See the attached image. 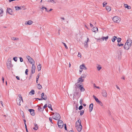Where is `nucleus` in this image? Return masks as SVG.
<instances>
[{
  "instance_id": "40",
  "label": "nucleus",
  "mask_w": 132,
  "mask_h": 132,
  "mask_svg": "<svg viewBox=\"0 0 132 132\" xmlns=\"http://www.w3.org/2000/svg\"><path fill=\"white\" fill-rule=\"evenodd\" d=\"M93 84V85L94 86V87H96V88H98V89H100V88L99 87H98V86H96L95 85V83H94Z\"/></svg>"
},
{
  "instance_id": "64",
  "label": "nucleus",
  "mask_w": 132,
  "mask_h": 132,
  "mask_svg": "<svg viewBox=\"0 0 132 132\" xmlns=\"http://www.w3.org/2000/svg\"><path fill=\"white\" fill-rule=\"evenodd\" d=\"M31 75L29 76V79H30L31 78Z\"/></svg>"
},
{
  "instance_id": "11",
  "label": "nucleus",
  "mask_w": 132,
  "mask_h": 132,
  "mask_svg": "<svg viewBox=\"0 0 132 132\" xmlns=\"http://www.w3.org/2000/svg\"><path fill=\"white\" fill-rule=\"evenodd\" d=\"M80 68L81 70L83 69L86 70L87 69L86 67L85 66V65L84 64H82L80 66Z\"/></svg>"
},
{
  "instance_id": "35",
  "label": "nucleus",
  "mask_w": 132,
  "mask_h": 132,
  "mask_svg": "<svg viewBox=\"0 0 132 132\" xmlns=\"http://www.w3.org/2000/svg\"><path fill=\"white\" fill-rule=\"evenodd\" d=\"M84 112V110H81L80 111V116H82L83 115Z\"/></svg>"
},
{
  "instance_id": "63",
  "label": "nucleus",
  "mask_w": 132,
  "mask_h": 132,
  "mask_svg": "<svg viewBox=\"0 0 132 132\" xmlns=\"http://www.w3.org/2000/svg\"><path fill=\"white\" fill-rule=\"evenodd\" d=\"M82 71V70H79V72H80V74L81 73Z\"/></svg>"
},
{
  "instance_id": "39",
  "label": "nucleus",
  "mask_w": 132,
  "mask_h": 132,
  "mask_svg": "<svg viewBox=\"0 0 132 132\" xmlns=\"http://www.w3.org/2000/svg\"><path fill=\"white\" fill-rule=\"evenodd\" d=\"M107 4V3L105 2H103V7H105V6H106V5Z\"/></svg>"
},
{
  "instance_id": "34",
  "label": "nucleus",
  "mask_w": 132,
  "mask_h": 132,
  "mask_svg": "<svg viewBox=\"0 0 132 132\" xmlns=\"http://www.w3.org/2000/svg\"><path fill=\"white\" fill-rule=\"evenodd\" d=\"M37 88L39 89H40L42 88V86L40 85L39 84H38V86H37Z\"/></svg>"
},
{
  "instance_id": "54",
  "label": "nucleus",
  "mask_w": 132,
  "mask_h": 132,
  "mask_svg": "<svg viewBox=\"0 0 132 132\" xmlns=\"http://www.w3.org/2000/svg\"><path fill=\"white\" fill-rule=\"evenodd\" d=\"M64 128L66 130H67V128L66 127V124H64Z\"/></svg>"
},
{
  "instance_id": "36",
  "label": "nucleus",
  "mask_w": 132,
  "mask_h": 132,
  "mask_svg": "<svg viewBox=\"0 0 132 132\" xmlns=\"http://www.w3.org/2000/svg\"><path fill=\"white\" fill-rule=\"evenodd\" d=\"M123 44H119V43H118L117 44V46H123Z\"/></svg>"
},
{
  "instance_id": "26",
  "label": "nucleus",
  "mask_w": 132,
  "mask_h": 132,
  "mask_svg": "<svg viewBox=\"0 0 132 132\" xmlns=\"http://www.w3.org/2000/svg\"><path fill=\"white\" fill-rule=\"evenodd\" d=\"M106 9L108 11H110L111 10V7L109 6H107L106 7Z\"/></svg>"
},
{
  "instance_id": "8",
  "label": "nucleus",
  "mask_w": 132,
  "mask_h": 132,
  "mask_svg": "<svg viewBox=\"0 0 132 132\" xmlns=\"http://www.w3.org/2000/svg\"><path fill=\"white\" fill-rule=\"evenodd\" d=\"M75 85L77 87L79 86V88L80 89L81 91L83 92L85 91V89L81 85H80V84H77V83H76Z\"/></svg>"
},
{
  "instance_id": "46",
  "label": "nucleus",
  "mask_w": 132,
  "mask_h": 132,
  "mask_svg": "<svg viewBox=\"0 0 132 132\" xmlns=\"http://www.w3.org/2000/svg\"><path fill=\"white\" fill-rule=\"evenodd\" d=\"M13 59L15 62H16L17 61V58L16 57H14Z\"/></svg>"
},
{
  "instance_id": "43",
  "label": "nucleus",
  "mask_w": 132,
  "mask_h": 132,
  "mask_svg": "<svg viewBox=\"0 0 132 132\" xmlns=\"http://www.w3.org/2000/svg\"><path fill=\"white\" fill-rule=\"evenodd\" d=\"M83 108V106L82 105H80L79 108V110H80L81 109Z\"/></svg>"
},
{
  "instance_id": "23",
  "label": "nucleus",
  "mask_w": 132,
  "mask_h": 132,
  "mask_svg": "<svg viewBox=\"0 0 132 132\" xmlns=\"http://www.w3.org/2000/svg\"><path fill=\"white\" fill-rule=\"evenodd\" d=\"M34 126H35V127L33 128V129L35 130H37L38 129V125L36 124H34Z\"/></svg>"
},
{
  "instance_id": "25",
  "label": "nucleus",
  "mask_w": 132,
  "mask_h": 132,
  "mask_svg": "<svg viewBox=\"0 0 132 132\" xmlns=\"http://www.w3.org/2000/svg\"><path fill=\"white\" fill-rule=\"evenodd\" d=\"M3 12L4 11L2 9H0V16H3Z\"/></svg>"
},
{
  "instance_id": "27",
  "label": "nucleus",
  "mask_w": 132,
  "mask_h": 132,
  "mask_svg": "<svg viewBox=\"0 0 132 132\" xmlns=\"http://www.w3.org/2000/svg\"><path fill=\"white\" fill-rule=\"evenodd\" d=\"M41 64H39L37 67V68L38 71H40L41 69Z\"/></svg>"
},
{
  "instance_id": "32",
  "label": "nucleus",
  "mask_w": 132,
  "mask_h": 132,
  "mask_svg": "<svg viewBox=\"0 0 132 132\" xmlns=\"http://www.w3.org/2000/svg\"><path fill=\"white\" fill-rule=\"evenodd\" d=\"M97 70L98 71H99L102 68L101 66L98 65V66L97 67Z\"/></svg>"
},
{
  "instance_id": "18",
  "label": "nucleus",
  "mask_w": 132,
  "mask_h": 132,
  "mask_svg": "<svg viewBox=\"0 0 132 132\" xmlns=\"http://www.w3.org/2000/svg\"><path fill=\"white\" fill-rule=\"evenodd\" d=\"M21 102V100L20 98H17L16 99V103L17 104L19 105H21L20 102Z\"/></svg>"
},
{
  "instance_id": "22",
  "label": "nucleus",
  "mask_w": 132,
  "mask_h": 132,
  "mask_svg": "<svg viewBox=\"0 0 132 132\" xmlns=\"http://www.w3.org/2000/svg\"><path fill=\"white\" fill-rule=\"evenodd\" d=\"M98 29L97 27H94L92 29V31L94 32H96V31H98Z\"/></svg>"
},
{
  "instance_id": "24",
  "label": "nucleus",
  "mask_w": 132,
  "mask_h": 132,
  "mask_svg": "<svg viewBox=\"0 0 132 132\" xmlns=\"http://www.w3.org/2000/svg\"><path fill=\"white\" fill-rule=\"evenodd\" d=\"M124 6L126 8H127L128 9H131L130 6H128L127 4H124Z\"/></svg>"
},
{
  "instance_id": "51",
  "label": "nucleus",
  "mask_w": 132,
  "mask_h": 132,
  "mask_svg": "<svg viewBox=\"0 0 132 132\" xmlns=\"http://www.w3.org/2000/svg\"><path fill=\"white\" fill-rule=\"evenodd\" d=\"M48 107L50 109L52 107L51 105V104H49L48 106Z\"/></svg>"
},
{
  "instance_id": "50",
  "label": "nucleus",
  "mask_w": 132,
  "mask_h": 132,
  "mask_svg": "<svg viewBox=\"0 0 132 132\" xmlns=\"http://www.w3.org/2000/svg\"><path fill=\"white\" fill-rule=\"evenodd\" d=\"M80 77H81L82 78H84L86 77V75H83V76H81Z\"/></svg>"
},
{
  "instance_id": "14",
  "label": "nucleus",
  "mask_w": 132,
  "mask_h": 132,
  "mask_svg": "<svg viewBox=\"0 0 132 132\" xmlns=\"http://www.w3.org/2000/svg\"><path fill=\"white\" fill-rule=\"evenodd\" d=\"M29 111L30 112V114L32 116H34L35 115V113H34V110L33 109H29Z\"/></svg>"
},
{
  "instance_id": "58",
  "label": "nucleus",
  "mask_w": 132,
  "mask_h": 132,
  "mask_svg": "<svg viewBox=\"0 0 132 132\" xmlns=\"http://www.w3.org/2000/svg\"><path fill=\"white\" fill-rule=\"evenodd\" d=\"M16 77V78L18 80H20L18 76H17Z\"/></svg>"
},
{
  "instance_id": "30",
  "label": "nucleus",
  "mask_w": 132,
  "mask_h": 132,
  "mask_svg": "<svg viewBox=\"0 0 132 132\" xmlns=\"http://www.w3.org/2000/svg\"><path fill=\"white\" fill-rule=\"evenodd\" d=\"M108 37H109L108 36H107L106 37H103L102 38H101V39H102L103 40H104V39H105L106 41L108 39Z\"/></svg>"
},
{
  "instance_id": "16",
  "label": "nucleus",
  "mask_w": 132,
  "mask_h": 132,
  "mask_svg": "<svg viewBox=\"0 0 132 132\" xmlns=\"http://www.w3.org/2000/svg\"><path fill=\"white\" fill-rule=\"evenodd\" d=\"M98 104H99L100 105L102 106L103 105L102 103L100 101H99L98 98H96L95 100Z\"/></svg>"
},
{
  "instance_id": "33",
  "label": "nucleus",
  "mask_w": 132,
  "mask_h": 132,
  "mask_svg": "<svg viewBox=\"0 0 132 132\" xmlns=\"http://www.w3.org/2000/svg\"><path fill=\"white\" fill-rule=\"evenodd\" d=\"M38 109V110L40 111H42L43 110V108L40 106H39Z\"/></svg>"
},
{
  "instance_id": "56",
  "label": "nucleus",
  "mask_w": 132,
  "mask_h": 132,
  "mask_svg": "<svg viewBox=\"0 0 132 132\" xmlns=\"http://www.w3.org/2000/svg\"><path fill=\"white\" fill-rule=\"evenodd\" d=\"M116 87L117 88V89H119V90H120V88L118 86L116 85Z\"/></svg>"
},
{
  "instance_id": "9",
  "label": "nucleus",
  "mask_w": 132,
  "mask_h": 132,
  "mask_svg": "<svg viewBox=\"0 0 132 132\" xmlns=\"http://www.w3.org/2000/svg\"><path fill=\"white\" fill-rule=\"evenodd\" d=\"M102 96L105 97H106L107 95L106 91L104 89H103L102 91Z\"/></svg>"
},
{
  "instance_id": "5",
  "label": "nucleus",
  "mask_w": 132,
  "mask_h": 132,
  "mask_svg": "<svg viewBox=\"0 0 132 132\" xmlns=\"http://www.w3.org/2000/svg\"><path fill=\"white\" fill-rule=\"evenodd\" d=\"M120 18L117 16H115L113 18V21L114 22L117 23H119V22L120 21Z\"/></svg>"
},
{
  "instance_id": "41",
  "label": "nucleus",
  "mask_w": 132,
  "mask_h": 132,
  "mask_svg": "<svg viewBox=\"0 0 132 132\" xmlns=\"http://www.w3.org/2000/svg\"><path fill=\"white\" fill-rule=\"evenodd\" d=\"M43 8H44L45 9V11H46L48 12H49V11L47 10V9L46 7H42V8H41V9H43Z\"/></svg>"
},
{
  "instance_id": "28",
  "label": "nucleus",
  "mask_w": 132,
  "mask_h": 132,
  "mask_svg": "<svg viewBox=\"0 0 132 132\" xmlns=\"http://www.w3.org/2000/svg\"><path fill=\"white\" fill-rule=\"evenodd\" d=\"M117 39V38L116 36H114L113 37V38L112 39V41L113 42H114Z\"/></svg>"
},
{
  "instance_id": "37",
  "label": "nucleus",
  "mask_w": 132,
  "mask_h": 132,
  "mask_svg": "<svg viewBox=\"0 0 132 132\" xmlns=\"http://www.w3.org/2000/svg\"><path fill=\"white\" fill-rule=\"evenodd\" d=\"M121 38H118L117 39V42H118V43L120 42L121 41Z\"/></svg>"
},
{
  "instance_id": "17",
  "label": "nucleus",
  "mask_w": 132,
  "mask_h": 132,
  "mask_svg": "<svg viewBox=\"0 0 132 132\" xmlns=\"http://www.w3.org/2000/svg\"><path fill=\"white\" fill-rule=\"evenodd\" d=\"M33 23V22L31 20H29L27 22H26L25 23V25L28 24L29 25H30L32 24Z\"/></svg>"
},
{
  "instance_id": "4",
  "label": "nucleus",
  "mask_w": 132,
  "mask_h": 132,
  "mask_svg": "<svg viewBox=\"0 0 132 132\" xmlns=\"http://www.w3.org/2000/svg\"><path fill=\"white\" fill-rule=\"evenodd\" d=\"M26 58L31 64L32 65H33V64H35V62L33 59L31 57L29 56H26Z\"/></svg>"
},
{
  "instance_id": "29",
  "label": "nucleus",
  "mask_w": 132,
  "mask_h": 132,
  "mask_svg": "<svg viewBox=\"0 0 132 132\" xmlns=\"http://www.w3.org/2000/svg\"><path fill=\"white\" fill-rule=\"evenodd\" d=\"M35 94V91L34 90H32L29 92V94L30 95H32L34 94Z\"/></svg>"
},
{
  "instance_id": "3",
  "label": "nucleus",
  "mask_w": 132,
  "mask_h": 132,
  "mask_svg": "<svg viewBox=\"0 0 132 132\" xmlns=\"http://www.w3.org/2000/svg\"><path fill=\"white\" fill-rule=\"evenodd\" d=\"M53 116H52V118L57 120H59L61 118V117L59 114L57 113H53Z\"/></svg>"
},
{
  "instance_id": "44",
  "label": "nucleus",
  "mask_w": 132,
  "mask_h": 132,
  "mask_svg": "<svg viewBox=\"0 0 132 132\" xmlns=\"http://www.w3.org/2000/svg\"><path fill=\"white\" fill-rule=\"evenodd\" d=\"M49 120L50 121L52 124H53V123L52 122V118L51 117L49 118Z\"/></svg>"
},
{
  "instance_id": "57",
  "label": "nucleus",
  "mask_w": 132,
  "mask_h": 132,
  "mask_svg": "<svg viewBox=\"0 0 132 132\" xmlns=\"http://www.w3.org/2000/svg\"><path fill=\"white\" fill-rule=\"evenodd\" d=\"M90 26L91 27H92L93 26V25L92 24H91V23H90Z\"/></svg>"
},
{
  "instance_id": "7",
  "label": "nucleus",
  "mask_w": 132,
  "mask_h": 132,
  "mask_svg": "<svg viewBox=\"0 0 132 132\" xmlns=\"http://www.w3.org/2000/svg\"><path fill=\"white\" fill-rule=\"evenodd\" d=\"M11 59H8L7 62V67L8 69H10L11 67Z\"/></svg>"
},
{
  "instance_id": "61",
  "label": "nucleus",
  "mask_w": 132,
  "mask_h": 132,
  "mask_svg": "<svg viewBox=\"0 0 132 132\" xmlns=\"http://www.w3.org/2000/svg\"><path fill=\"white\" fill-rule=\"evenodd\" d=\"M19 40V39L18 38H15V40Z\"/></svg>"
},
{
  "instance_id": "52",
  "label": "nucleus",
  "mask_w": 132,
  "mask_h": 132,
  "mask_svg": "<svg viewBox=\"0 0 132 132\" xmlns=\"http://www.w3.org/2000/svg\"><path fill=\"white\" fill-rule=\"evenodd\" d=\"M47 106V104H46L43 107V109H45Z\"/></svg>"
},
{
  "instance_id": "10",
  "label": "nucleus",
  "mask_w": 132,
  "mask_h": 132,
  "mask_svg": "<svg viewBox=\"0 0 132 132\" xmlns=\"http://www.w3.org/2000/svg\"><path fill=\"white\" fill-rule=\"evenodd\" d=\"M36 69V67L34 64H33L32 67L31 72L32 73H34L35 72Z\"/></svg>"
},
{
  "instance_id": "55",
  "label": "nucleus",
  "mask_w": 132,
  "mask_h": 132,
  "mask_svg": "<svg viewBox=\"0 0 132 132\" xmlns=\"http://www.w3.org/2000/svg\"><path fill=\"white\" fill-rule=\"evenodd\" d=\"M15 37H13L11 38V39L13 40H15Z\"/></svg>"
},
{
  "instance_id": "15",
  "label": "nucleus",
  "mask_w": 132,
  "mask_h": 132,
  "mask_svg": "<svg viewBox=\"0 0 132 132\" xmlns=\"http://www.w3.org/2000/svg\"><path fill=\"white\" fill-rule=\"evenodd\" d=\"M84 79H82L81 77L79 78L77 80V83H79V82H82L84 81Z\"/></svg>"
},
{
  "instance_id": "1",
  "label": "nucleus",
  "mask_w": 132,
  "mask_h": 132,
  "mask_svg": "<svg viewBox=\"0 0 132 132\" xmlns=\"http://www.w3.org/2000/svg\"><path fill=\"white\" fill-rule=\"evenodd\" d=\"M81 120L80 119L78 120L76 122L75 126L77 130L79 132L80 131L82 126L81 125Z\"/></svg>"
},
{
  "instance_id": "6",
  "label": "nucleus",
  "mask_w": 132,
  "mask_h": 132,
  "mask_svg": "<svg viewBox=\"0 0 132 132\" xmlns=\"http://www.w3.org/2000/svg\"><path fill=\"white\" fill-rule=\"evenodd\" d=\"M57 125L59 128H62L63 127L64 124L63 122L61 120H59L58 121Z\"/></svg>"
},
{
  "instance_id": "21",
  "label": "nucleus",
  "mask_w": 132,
  "mask_h": 132,
  "mask_svg": "<svg viewBox=\"0 0 132 132\" xmlns=\"http://www.w3.org/2000/svg\"><path fill=\"white\" fill-rule=\"evenodd\" d=\"M89 40V39L88 38H87V41H86L84 43V46L85 47H88V45L87 44V42H88Z\"/></svg>"
},
{
  "instance_id": "31",
  "label": "nucleus",
  "mask_w": 132,
  "mask_h": 132,
  "mask_svg": "<svg viewBox=\"0 0 132 132\" xmlns=\"http://www.w3.org/2000/svg\"><path fill=\"white\" fill-rule=\"evenodd\" d=\"M15 7V9L16 10H21L22 9L21 8V7L18 6H16Z\"/></svg>"
},
{
  "instance_id": "12",
  "label": "nucleus",
  "mask_w": 132,
  "mask_h": 132,
  "mask_svg": "<svg viewBox=\"0 0 132 132\" xmlns=\"http://www.w3.org/2000/svg\"><path fill=\"white\" fill-rule=\"evenodd\" d=\"M41 97L43 100H47V97L46 95H44V93H42L41 94Z\"/></svg>"
},
{
  "instance_id": "20",
  "label": "nucleus",
  "mask_w": 132,
  "mask_h": 132,
  "mask_svg": "<svg viewBox=\"0 0 132 132\" xmlns=\"http://www.w3.org/2000/svg\"><path fill=\"white\" fill-rule=\"evenodd\" d=\"M7 12L10 14H12V10L9 8H7Z\"/></svg>"
},
{
  "instance_id": "60",
  "label": "nucleus",
  "mask_w": 132,
  "mask_h": 132,
  "mask_svg": "<svg viewBox=\"0 0 132 132\" xmlns=\"http://www.w3.org/2000/svg\"><path fill=\"white\" fill-rule=\"evenodd\" d=\"M93 98H94V99H95V100H96V98H97L94 95L93 96Z\"/></svg>"
},
{
  "instance_id": "2",
  "label": "nucleus",
  "mask_w": 132,
  "mask_h": 132,
  "mask_svg": "<svg viewBox=\"0 0 132 132\" xmlns=\"http://www.w3.org/2000/svg\"><path fill=\"white\" fill-rule=\"evenodd\" d=\"M131 43V40L130 39H128L124 46V48L126 50H128L130 47Z\"/></svg>"
},
{
  "instance_id": "13",
  "label": "nucleus",
  "mask_w": 132,
  "mask_h": 132,
  "mask_svg": "<svg viewBox=\"0 0 132 132\" xmlns=\"http://www.w3.org/2000/svg\"><path fill=\"white\" fill-rule=\"evenodd\" d=\"M122 52V51L120 50L119 51V52L118 53V55L117 56L119 59H121Z\"/></svg>"
},
{
  "instance_id": "45",
  "label": "nucleus",
  "mask_w": 132,
  "mask_h": 132,
  "mask_svg": "<svg viewBox=\"0 0 132 132\" xmlns=\"http://www.w3.org/2000/svg\"><path fill=\"white\" fill-rule=\"evenodd\" d=\"M82 99H81L80 100V104L81 105H82Z\"/></svg>"
},
{
  "instance_id": "59",
  "label": "nucleus",
  "mask_w": 132,
  "mask_h": 132,
  "mask_svg": "<svg viewBox=\"0 0 132 132\" xmlns=\"http://www.w3.org/2000/svg\"><path fill=\"white\" fill-rule=\"evenodd\" d=\"M40 76V74H38L37 75V78H39Z\"/></svg>"
},
{
  "instance_id": "42",
  "label": "nucleus",
  "mask_w": 132,
  "mask_h": 132,
  "mask_svg": "<svg viewBox=\"0 0 132 132\" xmlns=\"http://www.w3.org/2000/svg\"><path fill=\"white\" fill-rule=\"evenodd\" d=\"M101 39H97V42H102V40H101Z\"/></svg>"
},
{
  "instance_id": "53",
  "label": "nucleus",
  "mask_w": 132,
  "mask_h": 132,
  "mask_svg": "<svg viewBox=\"0 0 132 132\" xmlns=\"http://www.w3.org/2000/svg\"><path fill=\"white\" fill-rule=\"evenodd\" d=\"M18 96L19 97L20 99H21V100L22 99V98L20 95H19Z\"/></svg>"
},
{
  "instance_id": "62",
  "label": "nucleus",
  "mask_w": 132,
  "mask_h": 132,
  "mask_svg": "<svg viewBox=\"0 0 132 132\" xmlns=\"http://www.w3.org/2000/svg\"><path fill=\"white\" fill-rule=\"evenodd\" d=\"M2 80L3 81V82H4V78L3 77H2Z\"/></svg>"
},
{
  "instance_id": "47",
  "label": "nucleus",
  "mask_w": 132,
  "mask_h": 132,
  "mask_svg": "<svg viewBox=\"0 0 132 132\" xmlns=\"http://www.w3.org/2000/svg\"><path fill=\"white\" fill-rule=\"evenodd\" d=\"M78 56L79 57H81V53H79V52L78 53Z\"/></svg>"
},
{
  "instance_id": "48",
  "label": "nucleus",
  "mask_w": 132,
  "mask_h": 132,
  "mask_svg": "<svg viewBox=\"0 0 132 132\" xmlns=\"http://www.w3.org/2000/svg\"><path fill=\"white\" fill-rule=\"evenodd\" d=\"M28 69H26L25 71V74L26 75H27L28 74Z\"/></svg>"
},
{
  "instance_id": "19",
  "label": "nucleus",
  "mask_w": 132,
  "mask_h": 132,
  "mask_svg": "<svg viewBox=\"0 0 132 132\" xmlns=\"http://www.w3.org/2000/svg\"><path fill=\"white\" fill-rule=\"evenodd\" d=\"M93 106V103L91 104L89 107V111L90 112H91L92 111Z\"/></svg>"
},
{
  "instance_id": "38",
  "label": "nucleus",
  "mask_w": 132,
  "mask_h": 132,
  "mask_svg": "<svg viewBox=\"0 0 132 132\" xmlns=\"http://www.w3.org/2000/svg\"><path fill=\"white\" fill-rule=\"evenodd\" d=\"M62 43L63 44V45H64L65 47V48L66 49H68V47H67V46L66 45V44H65V43H63V42H62Z\"/></svg>"
},
{
  "instance_id": "49",
  "label": "nucleus",
  "mask_w": 132,
  "mask_h": 132,
  "mask_svg": "<svg viewBox=\"0 0 132 132\" xmlns=\"http://www.w3.org/2000/svg\"><path fill=\"white\" fill-rule=\"evenodd\" d=\"M20 61L21 62H22L23 61V59H22V57H20Z\"/></svg>"
}]
</instances>
